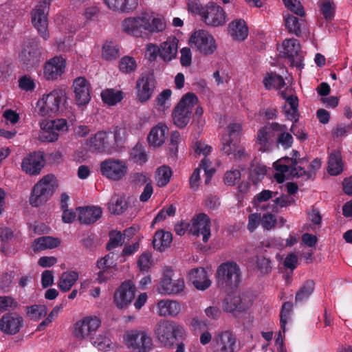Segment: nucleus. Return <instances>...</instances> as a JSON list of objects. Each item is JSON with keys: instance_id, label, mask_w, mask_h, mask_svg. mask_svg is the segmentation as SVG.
I'll return each instance as SVG.
<instances>
[{"instance_id": "4be33fe9", "label": "nucleus", "mask_w": 352, "mask_h": 352, "mask_svg": "<svg viewBox=\"0 0 352 352\" xmlns=\"http://www.w3.org/2000/svg\"><path fill=\"white\" fill-rule=\"evenodd\" d=\"M189 232L194 236L202 235V240L206 243L210 236V220L204 213H199L191 220Z\"/></svg>"}, {"instance_id": "58836bf2", "label": "nucleus", "mask_w": 352, "mask_h": 352, "mask_svg": "<svg viewBox=\"0 0 352 352\" xmlns=\"http://www.w3.org/2000/svg\"><path fill=\"white\" fill-rule=\"evenodd\" d=\"M267 173L266 167L255 160H253L249 168V178L255 185H257L265 177Z\"/></svg>"}, {"instance_id": "473e14b6", "label": "nucleus", "mask_w": 352, "mask_h": 352, "mask_svg": "<svg viewBox=\"0 0 352 352\" xmlns=\"http://www.w3.org/2000/svg\"><path fill=\"white\" fill-rule=\"evenodd\" d=\"M254 271L261 275H265L270 273L272 270V264L271 259L264 254L256 255L250 259Z\"/></svg>"}, {"instance_id": "2eb2a0df", "label": "nucleus", "mask_w": 352, "mask_h": 352, "mask_svg": "<svg viewBox=\"0 0 352 352\" xmlns=\"http://www.w3.org/2000/svg\"><path fill=\"white\" fill-rule=\"evenodd\" d=\"M155 87L153 72H148L141 74L136 82L137 98L141 102L148 100Z\"/></svg>"}, {"instance_id": "6e6552de", "label": "nucleus", "mask_w": 352, "mask_h": 352, "mask_svg": "<svg viewBox=\"0 0 352 352\" xmlns=\"http://www.w3.org/2000/svg\"><path fill=\"white\" fill-rule=\"evenodd\" d=\"M252 299L248 292L230 294L223 300L222 309L224 311L232 313L234 316L246 311L252 305Z\"/></svg>"}, {"instance_id": "e2e57ef3", "label": "nucleus", "mask_w": 352, "mask_h": 352, "mask_svg": "<svg viewBox=\"0 0 352 352\" xmlns=\"http://www.w3.org/2000/svg\"><path fill=\"white\" fill-rule=\"evenodd\" d=\"M276 195H278V192L263 190L254 197L253 200L254 206H258L260 203L267 201L272 197H275Z\"/></svg>"}, {"instance_id": "774afa93", "label": "nucleus", "mask_w": 352, "mask_h": 352, "mask_svg": "<svg viewBox=\"0 0 352 352\" xmlns=\"http://www.w3.org/2000/svg\"><path fill=\"white\" fill-rule=\"evenodd\" d=\"M151 265V255L148 253H144L140 255L138 261V265L141 271H147Z\"/></svg>"}, {"instance_id": "4468645a", "label": "nucleus", "mask_w": 352, "mask_h": 352, "mask_svg": "<svg viewBox=\"0 0 352 352\" xmlns=\"http://www.w3.org/2000/svg\"><path fill=\"white\" fill-rule=\"evenodd\" d=\"M125 340L129 348L135 352H148L153 346L151 338L145 331H131Z\"/></svg>"}, {"instance_id": "3c124183", "label": "nucleus", "mask_w": 352, "mask_h": 352, "mask_svg": "<svg viewBox=\"0 0 352 352\" xmlns=\"http://www.w3.org/2000/svg\"><path fill=\"white\" fill-rule=\"evenodd\" d=\"M319 7L322 14L326 20H331L335 12V4L330 0H323L319 2Z\"/></svg>"}, {"instance_id": "412c9836", "label": "nucleus", "mask_w": 352, "mask_h": 352, "mask_svg": "<svg viewBox=\"0 0 352 352\" xmlns=\"http://www.w3.org/2000/svg\"><path fill=\"white\" fill-rule=\"evenodd\" d=\"M100 320L96 316H88L77 322L74 326V333L78 339L93 336L100 326Z\"/></svg>"}, {"instance_id": "f8f14e48", "label": "nucleus", "mask_w": 352, "mask_h": 352, "mask_svg": "<svg viewBox=\"0 0 352 352\" xmlns=\"http://www.w3.org/2000/svg\"><path fill=\"white\" fill-rule=\"evenodd\" d=\"M202 14L201 20L208 26H223L227 21L224 10L214 2H208L205 6V11Z\"/></svg>"}, {"instance_id": "8fccbe9b", "label": "nucleus", "mask_w": 352, "mask_h": 352, "mask_svg": "<svg viewBox=\"0 0 352 352\" xmlns=\"http://www.w3.org/2000/svg\"><path fill=\"white\" fill-rule=\"evenodd\" d=\"M124 243V239L122 233L119 231L112 230L109 232V241L106 245V248L110 251L116 247L122 246Z\"/></svg>"}, {"instance_id": "dca6fc26", "label": "nucleus", "mask_w": 352, "mask_h": 352, "mask_svg": "<svg viewBox=\"0 0 352 352\" xmlns=\"http://www.w3.org/2000/svg\"><path fill=\"white\" fill-rule=\"evenodd\" d=\"M281 126L277 122L269 123L261 128L257 135V142L261 145L259 151L265 152L271 149L272 145L276 142L278 129Z\"/></svg>"}, {"instance_id": "4d7b16f0", "label": "nucleus", "mask_w": 352, "mask_h": 352, "mask_svg": "<svg viewBox=\"0 0 352 352\" xmlns=\"http://www.w3.org/2000/svg\"><path fill=\"white\" fill-rule=\"evenodd\" d=\"M131 157L138 164H143L147 161V155L141 145L137 144L131 152Z\"/></svg>"}, {"instance_id": "a19ab883", "label": "nucleus", "mask_w": 352, "mask_h": 352, "mask_svg": "<svg viewBox=\"0 0 352 352\" xmlns=\"http://www.w3.org/2000/svg\"><path fill=\"white\" fill-rule=\"evenodd\" d=\"M285 26L288 32L291 34H294L296 36L300 37L302 34V27L304 25L305 21L299 20L298 17L288 14L285 18Z\"/></svg>"}, {"instance_id": "338daca9", "label": "nucleus", "mask_w": 352, "mask_h": 352, "mask_svg": "<svg viewBox=\"0 0 352 352\" xmlns=\"http://www.w3.org/2000/svg\"><path fill=\"white\" fill-rule=\"evenodd\" d=\"M289 175L292 177H305V180L309 179L311 177V174L309 172L306 171L304 168L301 166H294L289 170Z\"/></svg>"}, {"instance_id": "f3484780", "label": "nucleus", "mask_w": 352, "mask_h": 352, "mask_svg": "<svg viewBox=\"0 0 352 352\" xmlns=\"http://www.w3.org/2000/svg\"><path fill=\"white\" fill-rule=\"evenodd\" d=\"M45 166L43 153L34 151L25 157L21 162V170L30 176L38 175Z\"/></svg>"}, {"instance_id": "c756f323", "label": "nucleus", "mask_w": 352, "mask_h": 352, "mask_svg": "<svg viewBox=\"0 0 352 352\" xmlns=\"http://www.w3.org/2000/svg\"><path fill=\"white\" fill-rule=\"evenodd\" d=\"M80 211L78 220L83 224H91L98 220L102 216V209L98 206H87L78 208Z\"/></svg>"}, {"instance_id": "c9c22d12", "label": "nucleus", "mask_w": 352, "mask_h": 352, "mask_svg": "<svg viewBox=\"0 0 352 352\" xmlns=\"http://www.w3.org/2000/svg\"><path fill=\"white\" fill-rule=\"evenodd\" d=\"M229 33L234 40L243 41L248 33V27L243 20L234 21L229 24Z\"/></svg>"}, {"instance_id": "9b49d317", "label": "nucleus", "mask_w": 352, "mask_h": 352, "mask_svg": "<svg viewBox=\"0 0 352 352\" xmlns=\"http://www.w3.org/2000/svg\"><path fill=\"white\" fill-rule=\"evenodd\" d=\"M173 270L166 267L164 270L163 276L157 287L159 293L165 295L177 294L182 292L185 287L184 281L182 278L173 280Z\"/></svg>"}, {"instance_id": "0eeeda50", "label": "nucleus", "mask_w": 352, "mask_h": 352, "mask_svg": "<svg viewBox=\"0 0 352 352\" xmlns=\"http://www.w3.org/2000/svg\"><path fill=\"white\" fill-rule=\"evenodd\" d=\"M216 276L219 287H237L240 282V268L234 261L223 263L217 268Z\"/></svg>"}, {"instance_id": "a211bd4d", "label": "nucleus", "mask_w": 352, "mask_h": 352, "mask_svg": "<svg viewBox=\"0 0 352 352\" xmlns=\"http://www.w3.org/2000/svg\"><path fill=\"white\" fill-rule=\"evenodd\" d=\"M89 149L98 153H111L116 148L112 140V133L99 131L90 138Z\"/></svg>"}, {"instance_id": "39448f33", "label": "nucleus", "mask_w": 352, "mask_h": 352, "mask_svg": "<svg viewBox=\"0 0 352 352\" xmlns=\"http://www.w3.org/2000/svg\"><path fill=\"white\" fill-rule=\"evenodd\" d=\"M155 333L159 342L166 347L172 346L177 337H182L184 333L182 326L172 320H162L156 325Z\"/></svg>"}, {"instance_id": "ddd939ff", "label": "nucleus", "mask_w": 352, "mask_h": 352, "mask_svg": "<svg viewBox=\"0 0 352 352\" xmlns=\"http://www.w3.org/2000/svg\"><path fill=\"white\" fill-rule=\"evenodd\" d=\"M127 166L124 161L108 159L100 163V172L102 175L113 181H119L127 173Z\"/></svg>"}, {"instance_id": "7c9ffc66", "label": "nucleus", "mask_w": 352, "mask_h": 352, "mask_svg": "<svg viewBox=\"0 0 352 352\" xmlns=\"http://www.w3.org/2000/svg\"><path fill=\"white\" fill-rule=\"evenodd\" d=\"M107 7L113 11L131 13L138 6V0H104Z\"/></svg>"}, {"instance_id": "680f3d73", "label": "nucleus", "mask_w": 352, "mask_h": 352, "mask_svg": "<svg viewBox=\"0 0 352 352\" xmlns=\"http://www.w3.org/2000/svg\"><path fill=\"white\" fill-rule=\"evenodd\" d=\"M19 87L25 91H32L36 87V84L31 77L24 75L19 79Z\"/></svg>"}, {"instance_id": "6e6d98bb", "label": "nucleus", "mask_w": 352, "mask_h": 352, "mask_svg": "<svg viewBox=\"0 0 352 352\" xmlns=\"http://www.w3.org/2000/svg\"><path fill=\"white\" fill-rule=\"evenodd\" d=\"M285 6L287 9H289L291 12L295 13L296 14L303 16L305 13L304 11L303 6L301 3L298 0H283Z\"/></svg>"}, {"instance_id": "9d476101", "label": "nucleus", "mask_w": 352, "mask_h": 352, "mask_svg": "<svg viewBox=\"0 0 352 352\" xmlns=\"http://www.w3.org/2000/svg\"><path fill=\"white\" fill-rule=\"evenodd\" d=\"M189 43L191 47H195L204 55L212 54L217 48L213 36L203 30L195 32L191 35Z\"/></svg>"}, {"instance_id": "ea45409f", "label": "nucleus", "mask_w": 352, "mask_h": 352, "mask_svg": "<svg viewBox=\"0 0 352 352\" xmlns=\"http://www.w3.org/2000/svg\"><path fill=\"white\" fill-rule=\"evenodd\" d=\"M78 279V274L77 272L74 271L65 272L60 276L58 286L62 292H66L71 289Z\"/></svg>"}, {"instance_id": "aec40b11", "label": "nucleus", "mask_w": 352, "mask_h": 352, "mask_svg": "<svg viewBox=\"0 0 352 352\" xmlns=\"http://www.w3.org/2000/svg\"><path fill=\"white\" fill-rule=\"evenodd\" d=\"M228 135L222 138L223 146L221 151L223 153L229 155L236 151L239 148V137L241 133V126L239 124H230L228 126Z\"/></svg>"}, {"instance_id": "052dcab7", "label": "nucleus", "mask_w": 352, "mask_h": 352, "mask_svg": "<svg viewBox=\"0 0 352 352\" xmlns=\"http://www.w3.org/2000/svg\"><path fill=\"white\" fill-rule=\"evenodd\" d=\"M119 56V50L111 44H105L102 47V57L107 60H111L116 59Z\"/></svg>"}, {"instance_id": "69168bd1", "label": "nucleus", "mask_w": 352, "mask_h": 352, "mask_svg": "<svg viewBox=\"0 0 352 352\" xmlns=\"http://www.w3.org/2000/svg\"><path fill=\"white\" fill-rule=\"evenodd\" d=\"M131 182L135 186H142L146 184L149 180L148 177L143 173H135L130 176Z\"/></svg>"}, {"instance_id": "7ed1b4c3", "label": "nucleus", "mask_w": 352, "mask_h": 352, "mask_svg": "<svg viewBox=\"0 0 352 352\" xmlns=\"http://www.w3.org/2000/svg\"><path fill=\"white\" fill-rule=\"evenodd\" d=\"M66 100V94L63 90L54 89L38 100L36 109L42 116H52L63 111Z\"/></svg>"}, {"instance_id": "c85d7f7f", "label": "nucleus", "mask_w": 352, "mask_h": 352, "mask_svg": "<svg viewBox=\"0 0 352 352\" xmlns=\"http://www.w3.org/2000/svg\"><path fill=\"white\" fill-rule=\"evenodd\" d=\"M189 278L195 287L199 290L208 288L211 281L207 277L206 271L202 268H193L189 272Z\"/></svg>"}, {"instance_id": "72a5a7b5", "label": "nucleus", "mask_w": 352, "mask_h": 352, "mask_svg": "<svg viewBox=\"0 0 352 352\" xmlns=\"http://www.w3.org/2000/svg\"><path fill=\"white\" fill-rule=\"evenodd\" d=\"M168 132V127L162 124L153 127L147 138L149 144L153 146H161L164 142Z\"/></svg>"}, {"instance_id": "79ce46f5", "label": "nucleus", "mask_w": 352, "mask_h": 352, "mask_svg": "<svg viewBox=\"0 0 352 352\" xmlns=\"http://www.w3.org/2000/svg\"><path fill=\"white\" fill-rule=\"evenodd\" d=\"M34 251H40L45 249H52L60 244V239L52 236H42L35 240Z\"/></svg>"}, {"instance_id": "0e129e2a", "label": "nucleus", "mask_w": 352, "mask_h": 352, "mask_svg": "<svg viewBox=\"0 0 352 352\" xmlns=\"http://www.w3.org/2000/svg\"><path fill=\"white\" fill-rule=\"evenodd\" d=\"M188 10L189 12L199 14L202 17V13L205 11V6L203 7L199 0H189L188 3Z\"/></svg>"}, {"instance_id": "bf43d9fd", "label": "nucleus", "mask_w": 352, "mask_h": 352, "mask_svg": "<svg viewBox=\"0 0 352 352\" xmlns=\"http://www.w3.org/2000/svg\"><path fill=\"white\" fill-rule=\"evenodd\" d=\"M90 340L91 344L99 350H105L109 347L111 343V340L102 335H99L97 337H94L93 335L91 336Z\"/></svg>"}, {"instance_id": "20e7f679", "label": "nucleus", "mask_w": 352, "mask_h": 352, "mask_svg": "<svg viewBox=\"0 0 352 352\" xmlns=\"http://www.w3.org/2000/svg\"><path fill=\"white\" fill-rule=\"evenodd\" d=\"M198 102L196 95L188 92L183 96L172 113L173 124L179 129L184 128L189 122L192 109Z\"/></svg>"}, {"instance_id": "b1692460", "label": "nucleus", "mask_w": 352, "mask_h": 352, "mask_svg": "<svg viewBox=\"0 0 352 352\" xmlns=\"http://www.w3.org/2000/svg\"><path fill=\"white\" fill-rule=\"evenodd\" d=\"M236 337L230 331L217 333L213 340L212 352H234Z\"/></svg>"}, {"instance_id": "37998d69", "label": "nucleus", "mask_w": 352, "mask_h": 352, "mask_svg": "<svg viewBox=\"0 0 352 352\" xmlns=\"http://www.w3.org/2000/svg\"><path fill=\"white\" fill-rule=\"evenodd\" d=\"M302 161L301 159L283 157L274 163L276 170L281 173L289 172L294 166Z\"/></svg>"}, {"instance_id": "de8ad7c7", "label": "nucleus", "mask_w": 352, "mask_h": 352, "mask_svg": "<svg viewBox=\"0 0 352 352\" xmlns=\"http://www.w3.org/2000/svg\"><path fill=\"white\" fill-rule=\"evenodd\" d=\"M265 87L270 89L272 88L281 89L285 85L283 78L276 73H268L263 80Z\"/></svg>"}, {"instance_id": "a18cd8bd", "label": "nucleus", "mask_w": 352, "mask_h": 352, "mask_svg": "<svg viewBox=\"0 0 352 352\" xmlns=\"http://www.w3.org/2000/svg\"><path fill=\"white\" fill-rule=\"evenodd\" d=\"M102 101L109 104L114 105L120 102L123 98L121 91L115 90L113 89H107L101 93Z\"/></svg>"}, {"instance_id": "864d4df0", "label": "nucleus", "mask_w": 352, "mask_h": 352, "mask_svg": "<svg viewBox=\"0 0 352 352\" xmlns=\"http://www.w3.org/2000/svg\"><path fill=\"white\" fill-rule=\"evenodd\" d=\"M293 304L290 301H287L283 303L280 314V323L281 329L283 333L285 331V326L287 322L289 315L292 313Z\"/></svg>"}, {"instance_id": "4c0bfd02", "label": "nucleus", "mask_w": 352, "mask_h": 352, "mask_svg": "<svg viewBox=\"0 0 352 352\" xmlns=\"http://www.w3.org/2000/svg\"><path fill=\"white\" fill-rule=\"evenodd\" d=\"M315 289V283L313 280H307L296 293L295 304L302 303L308 300Z\"/></svg>"}, {"instance_id": "2f4dec72", "label": "nucleus", "mask_w": 352, "mask_h": 352, "mask_svg": "<svg viewBox=\"0 0 352 352\" xmlns=\"http://www.w3.org/2000/svg\"><path fill=\"white\" fill-rule=\"evenodd\" d=\"M157 314L160 316H177L181 311L180 305L175 300H162L157 302Z\"/></svg>"}, {"instance_id": "a878e982", "label": "nucleus", "mask_w": 352, "mask_h": 352, "mask_svg": "<svg viewBox=\"0 0 352 352\" xmlns=\"http://www.w3.org/2000/svg\"><path fill=\"white\" fill-rule=\"evenodd\" d=\"M75 100L78 106H85L91 99L89 83L84 77L76 78L73 82Z\"/></svg>"}, {"instance_id": "c03bdc74", "label": "nucleus", "mask_w": 352, "mask_h": 352, "mask_svg": "<svg viewBox=\"0 0 352 352\" xmlns=\"http://www.w3.org/2000/svg\"><path fill=\"white\" fill-rule=\"evenodd\" d=\"M280 126L281 128L278 129L275 143L277 147L280 145L283 148L287 149L292 146L294 139L292 135L286 131L287 129L286 125L280 124Z\"/></svg>"}, {"instance_id": "bb28decb", "label": "nucleus", "mask_w": 352, "mask_h": 352, "mask_svg": "<svg viewBox=\"0 0 352 352\" xmlns=\"http://www.w3.org/2000/svg\"><path fill=\"white\" fill-rule=\"evenodd\" d=\"M65 60L61 57H54L47 61L44 67V76L47 80H54L65 70Z\"/></svg>"}, {"instance_id": "13d9d810", "label": "nucleus", "mask_w": 352, "mask_h": 352, "mask_svg": "<svg viewBox=\"0 0 352 352\" xmlns=\"http://www.w3.org/2000/svg\"><path fill=\"white\" fill-rule=\"evenodd\" d=\"M241 177V174L239 170H231L225 173L223 181L225 184L232 186L239 183Z\"/></svg>"}, {"instance_id": "f704fd0d", "label": "nucleus", "mask_w": 352, "mask_h": 352, "mask_svg": "<svg viewBox=\"0 0 352 352\" xmlns=\"http://www.w3.org/2000/svg\"><path fill=\"white\" fill-rule=\"evenodd\" d=\"M172 241L173 235L170 232L158 230L153 236V245L155 250L163 252L170 246Z\"/></svg>"}, {"instance_id": "1a4fd4ad", "label": "nucleus", "mask_w": 352, "mask_h": 352, "mask_svg": "<svg viewBox=\"0 0 352 352\" xmlns=\"http://www.w3.org/2000/svg\"><path fill=\"white\" fill-rule=\"evenodd\" d=\"M50 6V0H40L38 4L31 12L32 23L44 40L50 38L47 19Z\"/></svg>"}, {"instance_id": "5fc2aeb1", "label": "nucleus", "mask_w": 352, "mask_h": 352, "mask_svg": "<svg viewBox=\"0 0 352 352\" xmlns=\"http://www.w3.org/2000/svg\"><path fill=\"white\" fill-rule=\"evenodd\" d=\"M127 135V130L124 126H117L113 132L114 140L113 142L115 148L122 144L126 140Z\"/></svg>"}, {"instance_id": "e433bc0d", "label": "nucleus", "mask_w": 352, "mask_h": 352, "mask_svg": "<svg viewBox=\"0 0 352 352\" xmlns=\"http://www.w3.org/2000/svg\"><path fill=\"white\" fill-rule=\"evenodd\" d=\"M343 171V163L339 151H333L328 161V173L331 175H338Z\"/></svg>"}, {"instance_id": "09e8293b", "label": "nucleus", "mask_w": 352, "mask_h": 352, "mask_svg": "<svg viewBox=\"0 0 352 352\" xmlns=\"http://www.w3.org/2000/svg\"><path fill=\"white\" fill-rule=\"evenodd\" d=\"M172 175L171 169L167 166H160L157 169L155 180L159 187L165 186L170 181Z\"/></svg>"}, {"instance_id": "f257e3e1", "label": "nucleus", "mask_w": 352, "mask_h": 352, "mask_svg": "<svg viewBox=\"0 0 352 352\" xmlns=\"http://www.w3.org/2000/svg\"><path fill=\"white\" fill-rule=\"evenodd\" d=\"M122 28L124 32L136 37H140L142 36L143 31L160 32L165 28V25L160 19L155 18L150 14L144 13L141 16L124 19L122 23Z\"/></svg>"}, {"instance_id": "603ef678", "label": "nucleus", "mask_w": 352, "mask_h": 352, "mask_svg": "<svg viewBox=\"0 0 352 352\" xmlns=\"http://www.w3.org/2000/svg\"><path fill=\"white\" fill-rule=\"evenodd\" d=\"M120 69L123 73H131L137 67L136 61L133 57L124 56L121 58L119 65Z\"/></svg>"}, {"instance_id": "6ab92c4d", "label": "nucleus", "mask_w": 352, "mask_h": 352, "mask_svg": "<svg viewBox=\"0 0 352 352\" xmlns=\"http://www.w3.org/2000/svg\"><path fill=\"white\" fill-rule=\"evenodd\" d=\"M135 287L130 280L123 282L116 290L113 300L119 309L126 307L134 299Z\"/></svg>"}, {"instance_id": "5701e85b", "label": "nucleus", "mask_w": 352, "mask_h": 352, "mask_svg": "<svg viewBox=\"0 0 352 352\" xmlns=\"http://www.w3.org/2000/svg\"><path fill=\"white\" fill-rule=\"evenodd\" d=\"M283 53L289 59L292 66L299 69L303 67V56L300 52L299 42L295 38L285 39L283 42Z\"/></svg>"}, {"instance_id": "49530a36", "label": "nucleus", "mask_w": 352, "mask_h": 352, "mask_svg": "<svg viewBox=\"0 0 352 352\" xmlns=\"http://www.w3.org/2000/svg\"><path fill=\"white\" fill-rule=\"evenodd\" d=\"M128 204L124 197L114 196L109 203V211L114 214H120L127 208Z\"/></svg>"}, {"instance_id": "393cba45", "label": "nucleus", "mask_w": 352, "mask_h": 352, "mask_svg": "<svg viewBox=\"0 0 352 352\" xmlns=\"http://www.w3.org/2000/svg\"><path fill=\"white\" fill-rule=\"evenodd\" d=\"M23 322V318L17 313H7L0 320V329L5 333L15 335L20 331Z\"/></svg>"}, {"instance_id": "423d86ee", "label": "nucleus", "mask_w": 352, "mask_h": 352, "mask_svg": "<svg viewBox=\"0 0 352 352\" xmlns=\"http://www.w3.org/2000/svg\"><path fill=\"white\" fill-rule=\"evenodd\" d=\"M41 50L37 37L29 38L22 45L19 54L20 63L27 69L37 67L41 62Z\"/></svg>"}, {"instance_id": "f03ea898", "label": "nucleus", "mask_w": 352, "mask_h": 352, "mask_svg": "<svg viewBox=\"0 0 352 352\" xmlns=\"http://www.w3.org/2000/svg\"><path fill=\"white\" fill-rule=\"evenodd\" d=\"M58 186V181L54 175L44 176L33 187L30 197V204L34 207H38L47 202Z\"/></svg>"}, {"instance_id": "cd10ccee", "label": "nucleus", "mask_w": 352, "mask_h": 352, "mask_svg": "<svg viewBox=\"0 0 352 352\" xmlns=\"http://www.w3.org/2000/svg\"><path fill=\"white\" fill-rule=\"evenodd\" d=\"M160 57L165 62L175 58L177 54L178 40L176 38H168L159 46Z\"/></svg>"}]
</instances>
